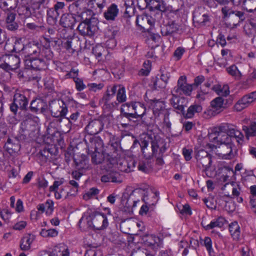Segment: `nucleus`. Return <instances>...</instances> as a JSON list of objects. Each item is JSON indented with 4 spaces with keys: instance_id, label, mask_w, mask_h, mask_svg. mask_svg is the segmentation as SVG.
<instances>
[{
    "instance_id": "dca6fc26",
    "label": "nucleus",
    "mask_w": 256,
    "mask_h": 256,
    "mask_svg": "<svg viewBox=\"0 0 256 256\" xmlns=\"http://www.w3.org/2000/svg\"><path fill=\"white\" fill-rule=\"evenodd\" d=\"M170 103L172 107L178 110V112L183 114L184 108L188 104V99L184 97H180V95L172 94Z\"/></svg>"
},
{
    "instance_id": "c03bdc74",
    "label": "nucleus",
    "mask_w": 256,
    "mask_h": 256,
    "mask_svg": "<svg viewBox=\"0 0 256 256\" xmlns=\"http://www.w3.org/2000/svg\"><path fill=\"white\" fill-rule=\"evenodd\" d=\"M226 222L225 219L222 217H219L212 220L210 224L205 226V228L207 230L212 229L214 228L222 227Z\"/></svg>"
},
{
    "instance_id": "69168bd1",
    "label": "nucleus",
    "mask_w": 256,
    "mask_h": 256,
    "mask_svg": "<svg viewBox=\"0 0 256 256\" xmlns=\"http://www.w3.org/2000/svg\"><path fill=\"white\" fill-rule=\"evenodd\" d=\"M64 7L65 4L64 2H57L52 8L59 14H61L63 12V10L64 8Z\"/></svg>"
},
{
    "instance_id": "393cba45",
    "label": "nucleus",
    "mask_w": 256,
    "mask_h": 256,
    "mask_svg": "<svg viewBox=\"0 0 256 256\" xmlns=\"http://www.w3.org/2000/svg\"><path fill=\"white\" fill-rule=\"evenodd\" d=\"M46 103L41 98L33 100L30 105V110L34 112H43L46 108Z\"/></svg>"
},
{
    "instance_id": "bf43d9fd",
    "label": "nucleus",
    "mask_w": 256,
    "mask_h": 256,
    "mask_svg": "<svg viewBox=\"0 0 256 256\" xmlns=\"http://www.w3.org/2000/svg\"><path fill=\"white\" fill-rule=\"evenodd\" d=\"M214 90L220 96H226L229 94V90H228V86H224L223 88H222L220 86H218L214 88Z\"/></svg>"
},
{
    "instance_id": "a19ab883",
    "label": "nucleus",
    "mask_w": 256,
    "mask_h": 256,
    "mask_svg": "<svg viewBox=\"0 0 256 256\" xmlns=\"http://www.w3.org/2000/svg\"><path fill=\"white\" fill-rule=\"evenodd\" d=\"M88 6L90 8L96 10L98 8L100 12L102 8L106 6V0H90Z\"/></svg>"
},
{
    "instance_id": "ddd939ff",
    "label": "nucleus",
    "mask_w": 256,
    "mask_h": 256,
    "mask_svg": "<svg viewBox=\"0 0 256 256\" xmlns=\"http://www.w3.org/2000/svg\"><path fill=\"white\" fill-rule=\"evenodd\" d=\"M90 216L92 222V228L102 230L108 227V222L105 214L98 212H95Z\"/></svg>"
},
{
    "instance_id": "680f3d73",
    "label": "nucleus",
    "mask_w": 256,
    "mask_h": 256,
    "mask_svg": "<svg viewBox=\"0 0 256 256\" xmlns=\"http://www.w3.org/2000/svg\"><path fill=\"white\" fill-rule=\"evenodd\" d=\"M84 256H102L100 250L96 248H90L84 254Z\"/></svg>"
},
{
    "instance_id": "b1692460",
    "label": "nucleus",
    "mask_w": 256,
    "mask_h": 256,
    "mask_svg": "<svg viewBox=\"0 0 256 256\" xmlns=\"http://www.w3.org/2000/svg\"><path fill=\"white\" fill-rule=\"evenodd\" d=\"M208 20V16L202 8H198L194 12L193 21L195 23L204 24Z\"/></svg>"
},
{
    "instance_id": "c85d7f7f",
    "label": "nucleus",
    "mask_w": 256,
    "mask_h": 256,
    "mask_svg": "<svg viewBox=\"0 0 256 256\" xmlns=\"http://www.w3.org/2000/svg\"><path fill=\"white\" fill-rule=\"evenodd\" d=\"M202 110V108L201 105L194 104L188 108L186 111L184 110L182 115L186 118H192L195 114L201 112Z\"/></svg>"
},
{
    "instance_id": "4d7b16f0",
    "label": "nucleus",
    "mask_w": 256,
    "mask_h": 256,
    "mask_svg": "<svg viewBox=\"0 0 256 256\" xmlns=\"http://www.w3.org/2000/svg\"><path fill=\"white\" fill-rule=\"evenodd\" d=\"M119 88L118 90L116 99L120 102H122L126 100V90L124 86H118Z\"/></svg>"
},
{
    "instance_id": "8fccbe9b",
    "label": "nucleus",
    "mask_w": 256,
    "mask_h": 256,
    "mask_svg": "<svg viewBox=\"0 0 256 256\" xmlns=\"http://www.w3.org/2000/svg\"><path fill=\"white\" fill-rule=\"evenodd\" d=\"M25 44H23L22 38H16L14 42L13 50L16 52H20L23 55Z\"/></svg>"
},
{
    "instance_id": "cd10ccee",
    "label": "nucleus",
    "mask_w": 256,
    "mask_h": 256,
    "mask_svg": "<svg viewBox=\"0 0 256 256\" xmlns=\"http://www.w3.org/2000/svg\"><path fill=\"white\" fill-rule=\"evenodd\" d=\"M178 30V26L174 21H170L161 28V33L163 36H168L176 32Z\"/></svg>"
},
{
    "instance_id": "423d86ee",
    "label": "nucleus",
    "mask_w": 256,
    "mask_h": 256,
    "mask_svg": "<svg viewBox=\"0 0 256 256\" xmlns=\"http://www.w3.org/2000/svg\"><path fill=\"white\" fill-rule=\"evenodd\" d=\"M23 56L24 59L33 58L40 56H44V49L42 44L37 41H31L25 44Z\"/></svg>"
},
{
    "instance_id": "20e7f679",
    "label": "nucleus",
    "mask_w": 256,
    "mask_h": 256,
    "mask_svg": "<svg viewBox=\"0 0 256 256\" xmlns=\"http://www.w3.org/2000/svg\"><path fill=\"white\" fill-rule=\"evenodd\" d=\"M78 8L77 4H75L70 5L68 10L70 13L64 14L62 16L60 20V25L64 28L72 29L75 23L79 22L78 16L80 12H78Z\"/></svg>"
},
{
    "instance_id": "774afa93",
    "label": "nucleus",
    "mask_w": 256,
    "mask_h": 256,
    "mask_svg": "<svg viewBox=\"0 0 256 256\" xmlns=\"http://www.w3.org/2000/svg\"><path fill=\"white\" fill-rule=\"evenodd\" d=\"M244 97L248 101L249 104H251L256 100V91L252 92L244 96Z\"/></svg>"
},
{
    "instance_id": "c756f323",
    "label": "nucleus",
    "mask_w": 256,
    "mask_h": 256,
    "mask_svg": "<svg viewBox=\"0 0 256 256\" xmlns=\"http://www.w3.org/2000/svg\"><path fill=\"white\" fill-rule=\"evenodd\" d=\"M114 162V164L110 167V168H118L122 172H130V169L128 166V162L124 159H120L117 160L113 158Z\"/></svg>"
},
{
    "instance_id": "37998d69",
    "label": "nucleus",
    "mask_w": 256,
    "mask_h": 256,
    "mask_svg": "<svg viewBox=\"0 0 256 256\" xmlns=\"http://www.w3.org/2000/svg\"><path fill=\"white\" fill-rule=\"evenodd\" d=\"M241 3L248 12H256V0H241Z\"/></svg>"
},
{
    "instance_id": "4be33fe9",
    "label": "nucleus",
    "mask_w": 256,
    "mask_h": 256,
    "mask_svg": "<svg viewBox=\"0 0 256 256\" xmlns=\"http://www.w3.org/2000/svg\"><path fill=\"white\" fill-rule=\"evenodd\" d=\"M4 148L10 155L17 153L20 149L19 140L15 137L8 138L5 144Z\"/></svg>"
},
{
    "instance_id": "aec40b11",
    "label": "nucleus",
    "mask_w": 256,
    "mask_h": 256,
    "mask_svg": "<svg viewBox=\"0 0 256 256\" xmlns=\"http://www.w3.org/2000/svg\"><path fill=\"white\" fill-rule=\"evenodd\" d=\"M64 178H60L57 180H55L53 184L49 188L50 192H54L55 198L58 200L60 199L63 197L66 198L68 194H70V192L66 193L64 188H61L60 190L58 191V187L64 183Z\"/></svg>"
},
{
    "instance_id": "5fc2aeb1",
    "label": "nucleus",
    "mask_w": 256,
    "mask_h": 256,
    "mask_svg": "<svg viewBox=\"0 0 256 256\" xmlns=\"http://www.w3.org/2000/svg\"><path fill=\"white\" fill-rule=\"evenodd\" d=\"M249 105L250 104L244 96L235 104L234 109L238 112H240L248 107Z\"/></svg>"
},
{
    "instance_id": "4c0bfd02",
    "label": "nucleus",
    "mask_w": 256,
    "mask_h": 256,
    "mask_svg": "<svg viewBox=\"0 0 256 256\" xmlns=\"http://www.w3.org/2000/svg\"><path fill=\"white\" fill-rule=\"evenodd\" d=\"M149 4L152 10H158L160 13L166 9L165 4L161 0H150Z\"/></svg>"
},
{
    "instance_id": "39448f33",
    "label": "nucleus",
    "mask_w": 256,
    "mask_h": 256,
    "mask_svg": "<svg viewBox=\"0 0 256 256\" xmlns=\"http://www.w3.org/2000/svg\"><path fill=\"white\" fill-rule=\"evenodd\" d=\"M20 64V58L14 54L3 56L0 61V67L6 71H15Z\"/></svg>"
},
{
    "instance_id": "72a5a7b5",
    "label": "nucleus",
    "mask_w": 256,
    "mask_h": 256,
    "mask_svg": "<svg viewBox=\"0 0 256 256\" xmlns=\"http://www.w3.org/2000/svg\"><path fill=\"white\" fill-rule=\"evenodd\" d=\"M134 109L132 118H137L142 116L146 111L144 105L140 102H134Z\"/></svg>"
},
{
    "instance_id": "2eb2a0df",
    "label": "nucleus",
    "mask_w": 256,
    "mask_h": 256,
    "mask_svg": "<svg viewBox=\"0 0 256 256\" xmlns=\"http://www.w3.org/2000/svg\"><path fill=\"white\" fill-rule=\"evenodd\" d=\"M62 100H54L50 106L52 115L55 118H61L66 116L68 112L67 108L65 107Z\"/></svg>"
},
{
    "instance_id": "e2e57ef3",
    "label": "nucleus",
    "mask_w": 256,
    "mask_h": 256,
    "mask_svg": "<svg viewBox=\"0 0 256 256\" xmlns=\"http://www.w3.org/2000/svg\"><path fill=\"white\" fill-rule=\"evenodd\" d=\"M76 84V88L77 90L82 91L84 90L86 88V85L84 84L83 80L80 78H74V80Z\"/></svg>"
},
{
    "instance_id": "473e14b6",
    "label": "nucleus",
    "mask_w": 256,
    "mask_h": 256,
    "mask_svg": "<svg viewBox=\"0 0 256 256\" xmlns=\"http://www.w3.org/2000/svg\"><path fill=\"white\" fill-rule=\"evenodd\" d=\"M91 216H82L80 220L78 226L82 230H88L92 228V224Z\"/></svg>"
},
{
    "instance_id": "f03ea898",
    "label": "nucleus",
    "mask_w": 256,
    "mask_h": 256,
    "mask_svg": "<svg viewBox=\"0 0 256 256\" xmlns=\"http://www.w3.org/2000/svg\"><path fill=\"white\" fill-rule=\"evenodd\" d=\"M92 145L94 146V152L92 154V162L95 164H102V168L108 170L114 162L113 157L106 152H100L97 151L98 146L102 145L100 140L95 138L90 142Z\"/></svg>"
},
{
    "instance_id": "7c9ffc66",
    "label": "nucleus",
    "mask_w": 256,
    "mask_h": 256,
    "mask_svg": "<svg viewBox=\"0 0 256 256\" xmlns=\"http://www.w3.org/2000/svg\"><path fill=\"white\" fill-rule=\"evenodd\" d=\"M120 110L123 116L130 120V118H132L134 116V102H126L124 104H123Z\"/></svg>"
},
{
    "instance_id": "e433bc0d",
    "label": "nucleus",
    "mask_w": 256,
    "mask_h": 256,
    "mask_svg": "<svg viewBox=\"0 0 256 256\" xmlns=\"http://www.w3.org/2000/svg\"><path fill=\"white\" fill-rule=\"evenodd\" d=\"M118 86L117 85L108 86L106 93L102 97V101L106 103L110 100L115 95L117 90Z\"/></svg>"
},
{
    "instance_id": "a18cd8bd",
    "label": "nucleus",
    "mask_w": 256,
    "mask_h": 256,
    "mask_svg": "<svg viewBox=\"0 0 256 256\" xmlns=\"http://www.w3.org/2000/svg\"><path fill=\"white\" fill-rule=\"evenodd\" d=\"M126 11L124 13V16L130 18L134 16V12L136 10L134 6H133L134 2L132 0H127L126 2Z\"/></svg>"
},
{
    "instance_id": "9d476101",
    "label": "nucleus",
    "mask_w": 256,
    "mask_h": 256,
    "mask_svg": "<svg viewBox=\"0 0 256 256\" xmlns=\"http://www.w3.org/2000/svg\"><path fill=\"white\" fill-rule=\"evenodd\" d=\"M150 144H151L152 155H156L158 152V148L160 146L158 138L155 136L152 137L148 136L143 139H140L139 143L141 151L144 156L148 154V147Z\"/></svg>"
},
{
    "instance_id": "de8ad7c7",
    "label": "nucleus",
    "mask_w": 256,
    "mask_h": 256,
    "mask_svg": "<svg viewBox=\"0 0 256 256\" xmlns=\"http://www.w3.org/2000/svg\"><path fill=\"white\" fill-rule=\"evenodd\" d=\"M169 68L164 66L161 67L160 70V74L158 77L166 84H168L169 80L170 78V74L168 70Z\"/></svg>"
},
{
    "instance_id": "7ed1b4c3",
    "label": "nucleus",
    "mask_w": 256,
    "mask_h": 256,
    "mask_svg": "<svg viewBox=\"0 0 256 256\" xmlns=\"http://www.w3.org/2000/svg\"><path fill=\"white\" fill-rule=\"evenodd\" d=\"M214 142L218 145L216 148V154L222 158L230 160L234 157L235 152L233 150L235 149V145L231 138L215 140Z\"/></svg>"
},
{
    "instance_id": "5701e85b",
    "label": "nucleus",
    "mask_w": 256,
    "mask_h": 256,
    "mask_svg": "<svg viewBox=\"0 0 256 256\" xmlns=\"http://www.w3.org/2000/svg\"><path fill=\"white\" fill-rule=\"evenodd\" d=\"M141 242L150 246H160L162 244L161 239L154 235L146 234L141 237Z\"/></svg>"
},
{
    "instance_id": "f704fd0d",
    "label": "nucleus",
    "mask_w": 256,
    "mask_h": 256,
    "mask_svg": "<svg viewBox=\"0 0 256 256\" xmlns=\"http://www.w3.org/2000/svg\"><path fill=\"white\" fill-rule=\"evenodd\" d=\"M47 22L50 26H54L56 24L58 19L60 15L53 8H48L47 10Z\"/></svg>"
},
{
    "instance_id": "052dcab7",
    "label": "nucleus",
    "mask_w": 256,
    "mask_h": 256,
    "mask_svg": "<svg viewBox=\"0 0 256 256\" xmlns=\"http://www.w3.org/2000/svg\"><path fill=\"white\" fill-rule=\"evenodd\" d=\"M46 212L48 215H50L54 210V202L48 200L44 203Z\"/></svg>"
},
{
    "instance_id": "1a4fd4ad",
    "label": "nucleus",
    "mask_w": 256,
    "mask_h": 256,
    "mask_svg": "<svg viewBox=\"0 0 256 256\" xmlns=\"http://www.w3.org/2000/svg\"><path fill=\"white\" fill-rule=\"evenodd\" d=\"M28 100L25 95L16 92L14 96L13 102L10 104V111L16 115L18 108L22 110H27Z\"/></svg>"
},
{
    "instance_id": "f257e3e1",
    "label": "nucleus",
    "mask_w": 256,
    "mask_h": 256,
    "mask_svg": "<svg viewBox=\"0 0 256 256\" xmlns=\"http://www.w3.org/2000/svg\"><path fill=\"white\" fill-rule=\"evenodd\" d=\"M80 22L78 26V30L82 36H92L98 30V21L93 16L91 10H86L80 12L78 16Z\"/></svg>"
},
{
    "instance_id": "6ab92c4d",
    "label": "nucleus",
    "mask_w": 256,
    "mask_h": 256,
    "mask_svg": "<svg viewBox=\"0 0 256 256\" xmlns=\"http://www.w3.org/2000/svg\"><path fill=\"white\" fill-rule=\"evenodd\" d=\"M16 14L14 12L8 11L6 12L4 26L6 28L10 31H15L18 28V20H16Z\"/></svg>"
},
{
    "instance_id": "f8f14e48",
    "label": "nucleus",
    "mask_w": 256,
    "mask_h": 256,
    "mask_svg": "<svg viewBox=\"0 0 256 256\" xmlns=\"http://www.w3.org/2000/svg\"><path fill=\"white\" fill-rule=\"evenodd\" d=\"M48 60L45 56H42L33 57V58L24 60L25 65L28 68L39 70L46 68Z\"/></svg>"
},
{
    "instance_id": "9b49d317",
    "label": "nucleus",
    "mask_w": 256,
    "mask_h": 256,
    "mask_svg": "<svg viewBox=\"0 0 256 256\" xmlns=\"http://www.w3.org/2000/svg\"><path fill=\"white\" fill-rule=\"evenodd\" d=\"M44 42L42 46L44 49L43 55L46 60H51L53 58L54 54L50 47L58 49L62 44L61 41L58 39L51 38H44Z\"/></svg>"
},
{
    "instance_id": "4468645a",
    "label": "nucleus",
    "mask_w": 256,
    "mask_h": 256,
    "mask_svg": "<svg viewBox=\"0 0 256 256\" xmlns=\"http://www.w3.org/2000/svg\"><path fill=\"white\" fill-rule=\"evenodd\" d=\"M232 126L230 124L224 123L218 126L215 128L214 130L213 133L212 134V136L214 140H218L221 139H226L228 138H231L228 136L230 129L232 128Z\"/></svg>"
},
{
    "instance_id": "bb28decb",
    "label": "nucleus",
    "mask_w": 256,
    "mask_h": 256,
    "mask_svg": "<svg viewBox=\"0 0 256 256\" xmlns=\"http://www.w3.org/2000/svg\"><path fill=\"white\" fill-rule=\"evenodd\" d=\"M151 106L152 107L153 114L156 117L158 116L164 112L167 113L165 108V104L162 100H154L151 102Z\"/></svg>"
},
{
    "instance_id": "c9c22d12",
    "label": "nucleus",
    "mask_w": 256,
    "mask_h": 256,
    "mask_svg": "<svg viewBox=\"0 0 256 256\" xmlns=\"http://www.w3.org/2000/svg\"><path fill=\"white\" fill-rule=\"evenodd\" d=\"M34 239V236L27 234L24 236L21 240L20 248L22 250H28L30 248V244Z\"/></svg>"
},
{
    "instance_id": "864d4df0",
    "label": "nucleus",
    "mask_w": 256,
    "mask_h": 256,
    "mask_svg": "<svg viewBox=\"0 0 256 256\" xmlns=\"http://www.w3.org/2000/svg\"><path fill=\"white\" fill-rule=\"evenodd\" d=\"M62 100L64 103V105L65 107L67 108V110H68V108H76L78 104L77 102H76L72 97L66 96L64 97Z\"/></svg>"
},
{
    "instance_id": "ea45409f",
    "label": "nucleus",
    "mask_w": 256,
    "mask_h": 256,
    "mask_svg": "<svg viewBox=\"0 0 256 256\" xmlns=\"http://www.w3.org/2000/svg\"><path fill=\"white\" fill-rule=\"evenodd\" d=\"M151 83L152 84V89L154 90H162L165 88L167 84L158 77V74L155 78H152Z\"/></svg>"
},
{
    "instance_id": "3c124183",
    "label": "nucleus",
    "mask_w": 256,
    "mask_h": 256,
    "mask_svg": "<svg viewBox=\"0 0 256 256\" xmlns=\"http://www.w3.org/2000/svg\"><path fill=\"white\" fill-rule=\"evenodd\" d=\"M224 102V100L222 97H217L211 102L210 106L214 110H220L223 107Z\"/></svg>"
},
{
    "instance_id": "a211bd4d",
    "label": "nucleus",
    "mask_w": 256,
    "mask_h": 256,
    "mask_svg": "<svg viewBox=\"0 0 256 256\" xmlns=\"http://www.w3.org/2000/svg\"><path fill=\"white\" fill-rule=\"evenodd\" d=\"M156 20L151 16L142 14L138 16L136 18V24L142 28L149 30L154 26Z\"/></svg>"
},
{
    "instance_id": "13d9d810",
    "label": "nucleus",
    "mask_w": 256,
    "mask_h": 256,
    "mask_svg": "<svg viewBox=\"0 0 256 256\" xmlns=\"http://www.w3.org/2000/svg\"><path fill=\"white\" fill-rule=\"evenodd\" d=\"M138 168L140 170L147 173L152 168L148 162L142 161L139 162Z\"/></svg>"
},
{
    "instance_id": "79ce46f5",
    "label": "nucleus",
    "mask_w": 256,
    "mask_h": 256,
    "mask_svg": "<svg viewBox=\"0 0 256 256\" xmlns=\"http://www.w3.org/2000/svg\"><path fill=\"white\" fill-rule=\"evenodd\" d=\"M242 129L248 138L249 136H256V122H252L250 126H243Z\"/></svg>"
},
{
    "instance_id": "49530a36",
    "label": "nucleus",
    "mask_w": 256,
    "mask_h": 256,
    "mask_svg": "<svg viewBox=\"0 0 256 256\" xmlns=\"http://www.w3.org/2000/svg\"><path fill=\"white\" fill-rule=\"evenodd\" d=\"M108 173L106 175L110 178V182L120 183L122 180H120V174L118 172L114 170V168H110L108 170H106Z\"/></svg>"
},
{
    "instance_id": "0eeeda50",
    "label": "nucleus",
    "mask_w": 256,
    "mask_h": 256,
    "mask_svg": "<svg viewBox=\"0 0 256 256\" xmlns=\"http://www.w3.org/2000/svg\"><path fill=\"white\" fill-rule=\"evenodd\" d=\"M192 90V85L188 84L186 82V77L184 76H182L179 78L176 86L172 90V94L190 96Z\"/></svg>"
},
{
    "instance_id": "6e6552de",
    "label": "nucleus",
    "mask_w": 256,
    "mask_h": 256,
    "mask_svg": "<svg viewBox=\"0 0 256 256\" xmlns=\"http://www.w3.org/2000/svg\"><path fill=\"white\" fill-rule=\"evenodd\" d=\"M196 164L198 167L202 168V171L207 174L212 162V156L206 150H200L196 154Z\"/></svg>"
},
{
    "instance_id": "58836bf2",
    "label": "nucleus",
    "mask_w": 256,
    "mask_h": 256,
    "mask_svg": "<svg viewBox=\"0 0 256 256\" xmlns=\"http://www.w3.org/2000/svg\"><path fill=\"white\" fill-rule=\"evenodd\" d=\"M229 231L234 240H238L240 237V227L236 222H232L229 226Z\"/></svg>"
},
{
    "instance_id": "603ef678",
    "label": "nucleus",
    "mask_w": 256,
    "mask_h": 256,
    "mask_svg": "<svg viewBox=\"0 0 256 256\" xmlns=\"http://www.w3.org/2000/svg\"><path fill=\"white\" fill-rule=\"evenodd\" d=\"M151 70V63L150 60L145 61L142 66V68L138 72L139 76H147L149 74Z\"/></svg>"
},
{
    "instance_id": "6e6d98bb",
    "label": "nucleus",
    "mask_w": 256,
    "mask_h": 256,
    "mask_svg": "<svg viewBox=\"0 0 256 256\" xmlns=\"http://www.w3.org/2000/svg\"><path fill=\"white\" fill-rule=\"evenodd\" d=\"M226 70L228 73L232 76L235 78H240V72L238 69L237 66L234 64L227 68Z\"/></svg>"
},
{
    "instance_id": "09e8293b",
    "label": "nucleus",
    "mask_w": 256,
    "mask_h": 256,
    "mask_svg": "<svg viewBox=\"0 0 256 256\" xmlns=\"http://www.w3.org/2000/svg\"><path fill=\"white\" fill-rule=\"evenodd\" d=\"M203 244L208 250L209 256H217V253L212 248V241L210 238L205 237Z\"/></svg>"
},
{
    "instance_id": "a878e982",
    "label": "nucleus",
    "mask_w": 256,
    "mask_h": 256,
    "mask_svg": "<svg viewBox=\"0 0 256 256\" xmlns=\"http://www.w3.org/2000/svg\"><path fill=\"white\" fill-rule=\"evenodd\" d=\"M119 9L115 4H112L104 13V16L107 20H114L118 16Z\"/></svg>"
},
{
    "instance_id": "338daca9",
    "label": "nucleus",
    "mask_w": 256,
    "mask_h": 256,
    "mask_svg": "<svg viewBox=\"0 0 256 256\" xmlns=\"http://www.w3.org/2000/svg\"><path fill=\"white\" fill-rule=\"evenodd\" d=\"M45 0H29L28 2L36 10H38Z\"/></svg>"
},
{
    "instance_id": "f3484780",
    "label": "nucleus",
    "mask_w": 256,
    "mask_h": 256,
    "mask_svg": "<svg viewBox=\"0 0 256 256\" xmlns=\"http://www.w3.org/2000/svg\"><path fill=\"white\" fill-rule=\"evenodd\" d=\"M29 0H16L18 8V12L20 15H23L28 18L34 13V9L28 2Z\"/></svg>"
},
{
    "instance_id": "2f4dec72",
    "label": "nucleus",
    "mask_w": 256,
    "mask_h": 256,
    "mask_svg": "<svg viewBox=\"0 0 256 256\" xmlns=\"http://www.w3.org/2000/svg\"><path fill=\"white\" fill-rule=\"evenodd\" d=\"M228 135L231 138L232 140V138H235L237 142L239 144H242L244 142V134L240 131L238 130L234 126H232V128L230 129V132Z\"/></svg>"
},
{
    "instance_id": "412c9836",
    "label": "nucleus",
    "mask_w": 256,
    "mask_h": 256,
    "mask_svg": "<svg viewBox=\"0 0 256 256\" xmlns=\"http://www.w3.org/2000/svg\"><path fill=\"white\" fill-rule=\"evenodd\" d=\"M104 128V124L100 120L90 121L86 127V130L90 135H95L100 132Z\"/></svg>"
},
{
    "instance_id": "0e129e2a",
    "label": "nucleus",
    "mask_w": 256,
    "mask_h": 256,
    "mask_svg": "<svg viewBox=\"0 0 256 256\" xmlns=\"http://www.w3.org/2000/svg\"><path fill=\"white\" fill-rule=\"evenodd\" d=\"M92 51L96 58H100L104 51V49L102 46L98 45L93 48Z\"/></svg>"
}]
</instances>
